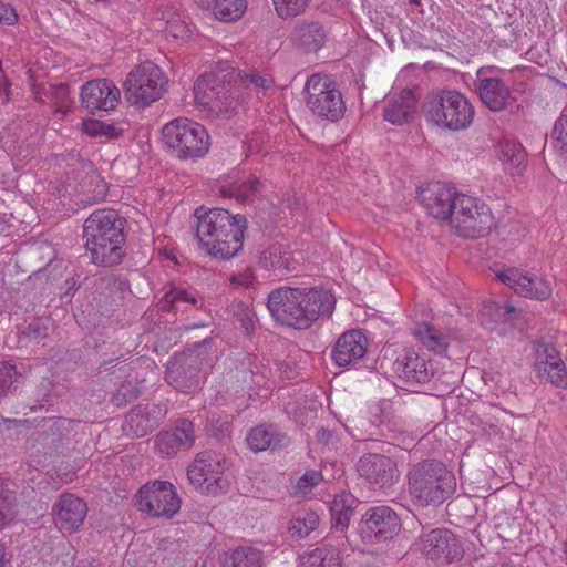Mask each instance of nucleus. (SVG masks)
<instances>
[{
  "instance_id": "f257e3e1",
  "label": "nucleus",
  "mask_w": 567,
  "mask_h": 567,
  "mask_svg": "<svg viewBox=\"0 0 567 567\" xmlns=\"http://www.w3.org/2000/svg\"><path fill=\"white\" fill-rule=\"evenodd\" d=\"M267 307L276 321L307 329L320 316L332 312L334 299L323 289L280 287L269 293Z\"/></svg>"
},
{
  "instance_id": "f03ea898",
  "label": "nucleus",
  "mask_w": 567,
  "mask_h": 567,
  "mask_svg": "<svg viewBox=\"0 0 567 567\" xmlns=\"http://www.w3.org/2000/svg\"><path fill=\"white\" fill-rule=\"evenodd\" d=\"M194 216L196 238L208 255L229 259L241 250L247 228L245 216L233 215L223 208L205 210L203 207L197 208Z\"/></svg>"
},
{
  "instance_id": "7ed1b4c3",
  "label": "nucleus",
  "mask_w": 567,
  "mask_h": 567,
  "mask_svg": "<svg viewBox=\"0 0 567 567\" xmlns=\"http://www.w3.org/2000/svg\"><path fill=\"white\" fill-rule=\"evenodd\" d=\"M83 239L95 265L116 266L124 257V220L113 209L95 210L83 224Z\"/></svg>"
},
{
  "instance_id": "20e7f679",
  "label": "nucleus",
  "mask_w": 567,
  "mask_h": 567,
  "mask_svg": "<svg viewBox=\"0 0 567 567\" xmlns=\"http://www.w3.org/2000/svg\"><path fill=\"white\" fill-rule=\"evenodd\" d=\"M409 494L421 506L443 503L456 488L454 474L442 463L425 461L414 465L408 474Z\"/></svg>"
},
{
  "instance_id": "39448f33",
  "label": "nucleus",
  "mask_w": 567,
  "mask_h": 567,
  "mask_svg": "<svg viewBox=\"0 0 567 567\" xmlns=\"http://www.w3.org/2000/svg\"><path fill=\"white\" fill-rule=\"evenodd\" d=\"M423 109L427 122L451 132L468 128L475 116L472 103L455 90L430 93L424 101Z\"/></svg>"
},
{
  "instance_id": "423d86ee",
  "label": "nucleus",
  "mask_w": 567,
  "mask_h": 567,
  "mask_svg": "<svg viewBox=\"0 0 567 567\" xmlns=\"http://www.w3.org/2000/svg\"><path fill=\"white\" fill-rule=\"evenodd\" d=\"M163 143L178 158H198L208 153L210 142L206 128L189 118L177 117L162 130Z\"/></svg>"
},
{
  "instance_id": "0eeeda50",
  "label": "nucleus",
  "mask_w": 567,
  "mask_h": 567,
  "mask_svg": "<svg viewBox=\"0 0 567 567\" xmlns=\"http://www.w3.org/2000/svg\"><path fill=\"white\" fill-rule=\"evenodd\" d=\"M452 229L464 238H482L496 227V218L491 206L484 199L461 195L451 220Z\"/></svg>"
},
{
  "instance_id": "6e6552de",
  "label": "nucleus",
  "mask_w": 567,
  "mask_h": 567,
  "mask_svg": "<svg viewBox=\"0 0 567 567\" xmlns=\"http://www.w3.org/2000/svg\"><path fill=\"white\" fill-rule=\"evenodd\" d=\"M305 103L312 115L331 122L339 121L346 111L341 92L324 74H312L305 85Z\"/></svg>"
},
{
  "instance_id": "1a4fd4ad",
  "label": "nucleus",
  "mask_w": 567,
  "mask_h": 567,
  "mask_svg": "<svg viewBox=\"0 0 567 567\" xmlns=\"http://www.w3.org/2000/svg\"><path fill=\"white\" fill-rule=\"evenodd\" d=\"M167 79L161 68L145 61L134 68L125 82V96L131 104L147 106L163 95Z\"/></svg>"
},
{
  "instance_id": "9d476101",
  "label": "nucleus",
  "mask_w": 567,
  "mask_h": 567,
  "mask_svg": "<svg viewBox=\"0 0 567 567\" xmlns=\"http://www.w3.org/2000/svg\"><path fill=\"white\" fill-rule=\"evenodd\" d=\"M226 458L212 451L197 454L189 465L187 476L190 484L200 494L218 496L228 488V481L224 477Z\"/></svg>"
},
{
  "instance_id": "9b49d317",
  "label": "nucleus",
  "mask_w": 567,
  "mask_h": 567,
  "mask_svg": "<svg viewBox=\"0 0 567 567\" xmlns=\"http://www.w3.org/2000/svg\"><path fill=\"white\" fill-rule=\"evenodd\" d=\"M504 70L495 65L476 71L475 91L481 102L492 112H502L515 102L511 85L503 79Z\"/></svg>"
},
{
  "instance_id": "f8f14e48",
  "label": "nucleus",
  "mask_w": 567,
  "mask_h": 567,
  "mask_svg": "<svg viewBox=\"0 0 567 567\" xmlns=\"http://www.w3.org/2000/svg\"><path fill=\"white\" fill-rule=\"evenodd\" d=\"M138 509L154 518H172L181 508V498L173 484L154 481L143 485L136 494Z\"/></svg>"
},
{
  "instance_id": "ddd939ff",
  "label": "nucleus",
  "mask_w": 567,
  "mask_h": 567,
  "mask_svg": "<svg viewBox=\"0 0 567 567\" xmlns=\"http://www.w3.org/2000/svg\"><path fill=\"white\" fill-rule=\"evenodd\" d=\"M193 90L197 105L212 115L228 117L237 105L229 85L216 75L198 78Z\"/></svg>"
},
{
  "instance_id": "4468645a",
  "label": "nucleus",
  "mask_w": 567,
  "mask_h": 567,
  "mask_svg": "<svg viewBox=\"0 0 567 567\" xmlns=\"http://www.w3.org/2000/svg\"><path fill=\"white\" fill-rule=\"evenodd\" d=\"M494 274L499 281L520 297L545 300L551 296L549 282L533 272L515 267H501L494 269Z\"/></svg>"
},
{
  "instance_id": "2eb2a0df",
  "label": "nucleus",
  "mask_w": 567,
  "mask_h": 567,
  "mask_svg": "<svg viewBox=\"0 0 567 567\" xmlns=\"http://www.w3.org/2000/svg\"><path fill=\"white\" fill-rule=\"evenodd\" d=\"M399 530V516L389 506L372 507L362 516L360 534L368 542H385L393 538Z\"/></svg>"
},
{
  "instance_id": "dca6fc26",
  "label": "nucleus",
  "mask_w": 567,
  "mask_h": 567,
  "mask_svg": "<svg viewBox=\"0 0 567 567\" xmlns=\"http://www.w3.org/2000/svg\"><path fill=\"white\" fill-rule=\"evenodd\" d=\"M461 195L451 186L433 182L420 189L419 199L434 218L451 223L456 210V202Z\"/></svg>"
},
{
  "instance_id": "f3484780",
  "label": "nucleus",
  "mask_w": 567,
  "mask_h": 567,
  "mask_svg": "<svg viewBox=\"0 0 567 567\" xmlns=\"http://www.w3.org/2000/svg\"><path fill=\"white\" fill-rule=\"evenodd\" d=\"M358 473L370 484L380 488L391 487L400 477L396 463L391 457L378 453L361 456L358 462Z\"/></svg>"
},
{
  "instance_id": "a211bd4d",
  "label": "nucleus",
  "mask_w": 567,
  "mask_h": 567,
  "mask_svg": "<svg viewBox=\"0 0 567 567\" xmlns=\"http://www.w3.org/2000/svg\"><path fill=\"white\" fill-rule=\"evenodd\" d=\"M422 551L431 560L451 563L462 557V548L447 529H432L421 538Z\"/></svg>"
},
{
  "instance_id": "6ab92c4d",
  "label": "nucleus",
  "mask_w": 567,
  "mask_h": 567,
  "mask_svg": "<svg viewBox=\"0 0 567 567\" xmlns=\"http://www.w3.org/2000/svg\"><path fill=\"white\" fill-rule=\"evenodd\" d=\"M55 525L63 532L72 534L82 526L86 514V503L71 493H63L53 506Z\"/></svg>"
},
{
  "instance_id": "aec40b11",
  "label": "nucleus",
  "mask_w": 567,
  "mask_h": 567,
  "mask_svg": "<svg viewBox=\"0 0 567 567\" xmlns=\"http://www.w3.org/2000/svg\"><path fill=\"white\" fill-rule=\"evenodd\" d=\"M118 99L120 90L105 79L90 81L82 86L81 102L90 112L113 110Z\"/></svg>"
},
{
  "instance_id": "412c9836",
  "label": "nucleus",
  "mask_w": 567,
  "mask_h": 567,
  "mask_svg": "<svg viewBox=\"0 0 567 567\" xmlns=\"http://www.w3.org/2000/svg\"><path fill=\"white\" fill-rule=\"evenodd\" d=\"M393 371L409 383L421 384L430 381L434 373V365L415 351L404 350L393 362Z\"/></svg>"
},
{
  "instance_id": "4be33fe9",
  "label": "nucleus",
  "mask_w": 567,
  "mask_h": 567,
  "mask_svg": "<svg viewBox=\"0 0 567 567\" xmlns=\"http://www.w3.org/2000/svg\"><path fill=\"white\" fill-rule=\"evenodd\" d=\"M195 442L194 425L182 420L172 431L162 432L155 441L156 451L163 456H171L181 450L190 449Z\"/></svg>"
},
{
  "instance_id": "5701e85b",
  "label": "nucleus",
  "mask_w": 567,
  "mask_h": 567,
  "mask_svg": "<svg viewBox=\"0 0 567 567\" xmlns=\"http://www.w3.org/2000/svg\"><path fill=\"white\" fill-rule=\"evenodd\" d=\"M367 344V338L359 330L344 332L336 342L332 360L339 367L354 363L364 357Z\"/></svg>"
},
{
  "instance_id": "b1692460",
  "label": "nucleus",
  "mask_w": 567,
  "mask_h": 567,
  "mask_svg": "<svg viewBox=\"0 0 567 567\" xmlns=\"http://www.w3.org/2000/svg\"><path fill=\"white\" fill-rule=\"evenodd\" d=\"M199 349L200 346L195 344L193 350L183 354L185 367L174 364L168 369L169 382L181 391L187 392L199 383V370L202 369V363L197 364Z\"/></svg>"
},
{
  "instance_id": "393cba45",
  "label": "nucleus",
  "mask_w": 567,
  "mask_h": 567,
  "mask_svg": "<svg viewBox=\"0 0 567 567\" xmlns=\"http://www.w3.org/2000/svg\"><path fill=\"white\" fill-rule=\"evenodd\" d=\"M536 368L539 374L556 386H567V369L558 351L551 346H543L536 359Z\"/></svg>"
},
{
  "instance_id": "a878e982",
  "label": "nucleus",
  "mask_w": 567,
  "mask_h": 567,
  "mask_svg": "<svg viewBox=\"0 0 567 567\" xmlns=\"http://www.w3.org/2000/svg\"><path fill=\"white\" fill-rule=\"evenodd\" d=\"M417 104V95L412 90H402L389 100L383 115L388 122L402 125L413 120Z\"/></svg>"
},
{
  "instance_id": "bb28decb",
  "label": "nucleus",
  "mask_w": 567,
  "mask_h": 567,
  "mask_svg": "<svg viewBox=\"0 0 567 567\" xmlns=\"http://www.w3.org/2000/svg\"><path fill=\"white\" fill-rule=\"evenodd\" d=\"M259 264L267 270L278 272H287L296 269L293 254L278 243L270 245L261 252Z\"/></svg>"
},
{
  "instance_id": "cd10ccee",
  "label": "nucleus",
  "mask_w": 567,
  "mask_h": 567,
  "mask_svg": "<svg viewBox=\"0 0 567 567\" xmlns=\"http://www.w3.org/2000/svg\"><path fill=\"white\" fill-rule=\"evenodd\" d=\"M324 39L326 33L317 22H299L291 34L292 42L307 52L318 51Z\"/></svg>"
},
{
  "instance_id": "c85d7f7f",
  "label": "nucleus",
  "mask_w": 567,
  "mask_h": 567,
  "mask_svg": "<svg viewBox=\"0 0 567 567\" xmlns=\"http://www.w3.org/2000/svg\"><path fill=\"white\" fill-rule=\"evenodd\" d=\"M196 3L225 22L240 19L247 9L246 0H196Z\"/></svg>"
},
{
  "instance_id": "c756f323",
  "label": "nucleus",
  "mask_w": 567,
  "mask_h": 567,
  "mask_svg": "<svg viewBox=\"0 0 567 567\" xmlns=\"http://www.w3.org/2000/svg\"><path fill=\"white\" fill-rule=\"evenodd\" d=\"M158 425V419L148 406L137 405L126 416L125 429L135 436H144Z\"/></svg>"
},
{
  "instance_id": "7c9ffc66",
  "label": "nucleus",
  "mask_w": 567,
  "mask_h": 567,
  "mask_svg": "<svg viewBox=\"0 0 567 567\" xmlns=\"http://www.w3.org/2000/svg\"><path fill=\"white\" fill-rule=\"evenodd\" d=\"M197 305L196 291L183 287H172L159 301V308L163 311L187 310L189 306L196 307Z\"/></svg>"
},
{
  "instance_id": "2f4dec72",
  "label": "nucleus",
  "mask_w": 567,
  "mask_h": 567,
  "mask_svg": "<svg viewBox=\"0 0 567 567\" xmlns=\"http://www.w3.org/2000/svg\"><path fill=\"white\" fill-rule=\"evenodd\" d=\"M286 442V436L278 434L271 427L256 426L247 436L249 447L255 452L266 451L269 447H279Z\"/></svg>"
},
{
  "instance_id": "473e14b6",
  "label": "nucleus",
  "mask_w": 567,
  "mask_h": 567,
  "mask_svg": "<svg viewBox=\"0 0 567 567\" xmlns=\"http://www.w3.org/2000/svg\"><path fill=\"white\" fill-rule=\"evenodd\" d=\"M339 551L332 546L318 547L299 557V567H339Z\"/></svg>"
},
{
  "instance_id": "72a5a7b5",
  "label": "nucleus",
  "mask_w": 567,
  "mask_h": 567,
  "mask_svg": "<svg viewBox=\"0 0 567 567\" xmlns=\"http://www.w3.org/2000/svg\"><path fill=\"white\" fill-rule=\"evenodd\" d=\"M354 497L350 494H339L331 503L332 526L341 532L348 528L353 514Z\"/></svg>"
},
{
  "instance_id": "f704fd0d",
  "label": "nucleus",
  "mask_w": 567,
  "mask_h": 567,
  "mask_svg": "<svg viewBox=\"0 0 567 567\" xmlns=\"http://www.w3.org/2000/svg\"><path fill=\"white\" fill-rule=\"evenodd\" d=\"M259 189V181L257 177H249L245 181H235L227 185H223L220 193L225 197H233L238 202L252 200Z\"/></svg>"
},
{
  "instance_id": "c9c22d12",
  "label": "nucleus",
  "mask_w": 567,
  "mask_h": 567,
  "mask_svg": "<svg viewBox=\"0 0 567 567\" xmlns=\"http://www.w3.org/2000/svg\"><path fill=\"white\" fill-rule=\"evenodd\" d=\"M414 336L431 351L442 353L447 347V340L444 333L426 322H422L415 327Z\"/></svg>"
},
{
  "instance_id": "e433bc0d",
  "label": "nucleus",
  "mask_w": 567,
  "mask_h": 567,
  "mask_svg": "<svg viewBox=\"0 0 567 567\" xmlns=\"http://www.w3.org/2000/svg\"><path fill=\"white\" fill-rule=\"evenodd\" d=\"M225 567H262V554L252 547H238L225 557Z\"/></svg>"
},
{
  "instance_id": "4c0bfd02",
  "label": "nucleus",
  "mask_w": 567,
  "mask_h": 567,
  "mask_svg": "<svg viewBox=\"0 0 567 567\" xmlns=\"http://www.w3.org/2000/svg\"><path fill=\"white\" fill-rule=\"evenodd\" d=\"M44 97L52 104L56 115L66 114L72 106L69 87L65 84L50 85L44 90Z\"/></svg>"
},
{
  "instance_id": "58836bf2",
  "label": "nucleus",
  "mask_w": 567,
  "mask_h": 567,
  "mask_svg": "<svg viewBox=\"0 0 567 567\" xmlns=\"http://www.w3.org/2000/svg\"><path fill=\"white\" fill-rule=\"evenodd\" d=\"M498 156L509 167L519 168L525 163L526 153L519 143L506 140L498 144Z\"/></svg>"
},
{
  "instance_id": "ea45409f",
  "label": "nucleus",
  "mask_w": 567,
  "mask_h": 567,
  "mask_svg": "<svg viewBox=\"0 0 567 567\" xmlns=\"http://www.w3.org/2000/svg\"><path fill=\"white\" fill-rule=\"evenodd\" d=\"M318 524L319 516L315 512H301L291 519L289 533L292 537L305 538L317 528Z\"/></svg>"
},
{
  "instance_id": "a19ab883",
  "label": "nucleus",
  "mask_w": 567,
  "mask_h": 567,
  "mask_svg": "<svg viewBox=\"0 0 567 567\" xmlns=\"http://www.w3.org/2000/svg\"><path fill=\"white\" fill-rule=\"evenodd\" d=\"M515 311L516 309L512 305L489 301L482 307L481 317L486 324L506 322Z\"/></svg>"
},
{
  "instance_id": "79ce46f5",
  "label": "nucleus",
  "mask_w": 567,
  "mask_h": 567,
  "mask_svg": "<svg viewBox=\"0 0 567 567\" xmlns=\"http://www.w3.org/2000/svg\"><path fill=\"white\" fill-rule=\"evenodd\" d=\"M11 483L0 481V527L11 520L16 514L17 499L10 488Z\"/></svg>"
},
{
  "instance_id": "37998d69",
  "label": "nucleus",
  "mask_w": 567,
  "mask_h": 567,
  "mask_svg": "<svg viewBox=\"0 0 567 567\" xmlns=\"http://www.w3.org/2000/svg\"><path fill=\"white\" fill-rule=\"evenodd\" d=\"M81 127L90 136L117 137L121 135V130L114 125L92 118L82 121Z\"/></svg>"
},
{
  "instance_id": "c03bdc74",
  "label": "nucleus",
  "mask_w": 567,
  "mask_h": 567,
  "mask_svg": "<svg viewBox=\"0 0 567 567\" xmlns=\"http://www.w3.org/2000/svg\"><path fill=\"white\" fill-rule=\"evenodd\" d=\"M310 0H272L277 14L282 18H292L302 13Z\"/></svg>"
},
{
  "instance_id": "a18cd8bd",
  "label": "nucleus",
  "mask_w": 567,
  "mask_h": 567,
  "mask_svg": "<svg viewBox=\"0 0 567 567\" xmlns=\"http://www.w3.org/2000/svg\"><path fill=\"white\" fill-rule=\"evenodd\" d=\"M140 392L141 388L135 382L126 380L116 389L111 400L113 404L121 406L137 398Z\"/></svg>"
},
{
  "instance_id": "49530a36",
  "label": "nucleus",
  "mask_w": 567,
  "mask_h": 567,
  "mask_svg": "<svg viewBox=\"0 0 567 567\" xmlns=\"http://www.w3.org/2000/svg\"><path fill=\"white\" fill-rule=\"evenodd\" d=\"M84 190L91 194L93 202H99L105 198L107 194L106 183L95 172H91L89 181L83 186Z\"/></svg>"
},
{
  "instance_id": "de8ad7c7",
  "label": "nucleus",
  "mask_w": 567,
  "mask_h": 567,
  "mask_svg": "<svg viewBox=\"0 0 567 567\" xmlns=\"http://www.w3.org/2000/svg\"><path fill=\"white\" fill-rule=\"evenodd\" d=\"M20 374L12 364L0 363V398L6 395L14 383L19 381Z\"/></svg>"
},
{
  "instance_id": "09e8293b",
  "label": "nucleus",
  "mask_w": 567,
  "mask_h": 567,
  "mask_svg": "<svg viewBox=\"0 0 567 567\" xmlns=\"http://www.w3.org/2000/svg\"><path fill=\"white\" fill-rule=\"evenodd\" d=\"M551 137L556 142L560 155L567 158V115H563L556 121Z\"/></svg>"
},
{
  "instance_id": "8fccbe9b",
  "label": "nucleus",
  "mask_w": 567,
  "mask_h": 567,
  "mask_svg": "<svg viewBox=\"0 0 567 567\" xmlns=\"http://www.w3.org/2000/svg\"><path fill=\"white\" fill-rule=\"evenodd\" d=\"M322 476L321 473L315 470L306 471L305 474L298 480L295 485V494L305 496L319 484Z\"/></svg>"
},
{
  "instance_id": "3c124183",
  "label": "nucleus",
  "mask_w": 567,
  "mask_h": 567,
  "mask_svg": "<svg viewBox=\"0 0 567 567\" xmlns=\"http://www.w3.org/2000/svg\"><path fill=\"white\" fill-rule=\"evenodd\" d=\"M179 12L176 8L171 6H161L157 8L154 17V28L157 31H162L164 25H168L171 21L179 17Z\"/></svg>"
},
{
  "instance_id": "603ef678",
  "label": "nucleus",
  "mask_w": 567,
  "mask_h": 567,
  "mask_svg": "<svg viewBox=\"0 0 567 567\" xmlns=\"http://www.w3.org/2000/svg\"><path fill=\"white\" fill-rule=\"evenodd\" d=\"M161 32H165L174 39H183L187 35L188 28L179 16L175 20L173 19L168 25H164V29Z\"/></svg>"
},
{
  "instance_id": "864d4df0",
  "label": "nucleus",
  "mask_w": 567,
  "mask_h": 567,
  "mask_svg": "<svg viewBox=\"0 0 567 567\" xmlns=\"http://www.w3.org/2000/svg\"><path fill=\"white\" fill-rule=\"evenodd\" d=\"M245 80L249 85H252L256 89L267 90L272 86L274 80L264 74H259L256 72L249 73L245 75Z\"/></svg>"
},
{
  "instance_id": "5fc2aeb1",
  "label": "nucleus",
  "mask_w": 567,
  "mask_h": 567,
  "mask_svg": "<svg viewBox=\"0 0 567 567\" xmlns=\"http://www.w3.org/2000/svg\"><path fill=\"white\" fill-rule=\"evenodd\" d=\"M27 337L39 342L48 336V327L41 321H33L27 329Z\"/></svg>"
},
{
  "instance_id": "6e6d98bb",
  "label": "nucleus",
  "mask_w": 567,
  "mask_h": 567,
  "mask_svg": "<svg viewBox=\"0 0 567 567\" xmlns=\"http://www.w3.org/2000/svg\"><path fill=\"white\" fill-rule=\"evenodd\" d=\"M18 21V14L13 7L7 3H0V22L12 25Z\"/></svg>"
},
{
  "instance_id": "4d7b16f0",
  "label": "nucleus",
  "mask_w": 567,
  "mask_h": 567,
  "mask_svg": "<svg viewBox=\"0 0 567 567\" xmlns=\"http://www.w3.org/2000/svg\"><path fill=\"white\" fill-rule=\"evenodd\" d=\"M231 282L236 286L248 288L254 282V276L250 271L240 272L231 277Z\"/></svg>"
},
{
  "instance_id": "13d9d810",
  "label": "nucleus",
  "mask_w": 567,
  "mask_h": 567,
  "mask_svg": "<svg viewBox=\"0 0 567 567\" xmlns=\"http://www.w3.org/2000/svg\"><path fill=\"white\" fill-rule=\"evenodd\" d=\"M0 567H9V560L6 559V549L0 545Z\"/></svg>"
},
{
  "instance_id": "bf43d9fd",
  "label": "nucleus",
  "mask_w": 567,
  "mask_h": 567,
  "mask_svg": "<svg viewBox=\"0 0 567 567\" xmlns=\"http://www.w3.org/2000/svg\"><path fill=\"white\" fill-rule=\"evenodd\" d=\"M331 436V433L324 429L318 431V437L321 441L328 442Z\"/></svg>"
},
{
  "instance_id": "052dcab7",
  "label": "nucleus",
  "mask_w": 567,
  "mask_h": 567,
  "mask_svg": "<svg viewBox=\"0 0 567 567\" xmlns=\"http://www.w3.org/2000/svg\"><path fill=\"white\" fill-rule=\"evenodd\" d=\"M513 91H517V92H524L525 87H524V83L523 82H518L516 81L514 84H513Z\"/></svg>"
},
{
  "instance_id": "680f3d73",
  "label": "nucleus",
  "mask_w": 567,
  "mask_h": 567,
  "mask_svg": "<svg viewBox=\"0 0 567 567\" xmlns=\"http://www.w3.org/2000/svg\"><path fill=\"white\" fill-rule=\"evenodd\" d=\"M16 421H12V420H9V419H4V417H0V425L2 423H14Z\"/></svg>"
},
{
  "instance_id": "e2e57ef3",
  "label": "nucleus",
  "mask_w": 567,
  "mask_h": 567,
  "mask_svg": "<svg viewBox=\"0 0 567 567\" xmlns=\"http://www.w3.org/2000/svg\"><path fill=\"white\" fill-rule=\"evenodd\" d=\"M495 567H515V566L511 565V564H501V565H497Z\"/></svg>"
},
{
  "instance_id": "0e129e2a",
  "label": "nucleus",
  "mask_w": 567,
  "mask_h": 567,
  "mask_svg": "<svg viewBox=\"0 0 567 567\" xmlns=\"http://www.w3.org/2000/svg\"><path fill=\"white\" fill-rule=\"evenodd\" d=\"M518 73H520V74H522V78H524V71L518 70Z\"/></svg>"
},
{
  "instance_id": "69168bd1",
  "label": "nucleus",
  "mask_w": 567,
  "mask_h": 567,
  "mask_svg": "<svg viewBox=\"0 0 567 567\" xmlns=\"http://www.w3.org/2000/svg\"><path fill=\"white\" fill-rule=\"evenodd\" d=\"M412 2H415V3H417L419 1H417V0H412Z\"/></svg>"
}]
</instances>
